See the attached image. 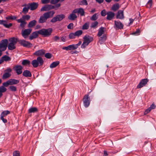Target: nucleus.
Returning <instances> with one entry per match:
<instances>
[{
  "label": "nucleus",
  "mask_w": 156,
  "mask_h": 156,
  "mask_svg": "<svg viewBox=\"0 0 156 156\" xmlns=\"http://www.w3.org/2000/svg\"><path fill=\"white\" fill-rule=\"evenodd\" d=\"M55 13V12L53 11H50L44 13L43 16H41L39 20V23H43L45 22L47 20L53 16Z\"/></svg>",
  "instance_id": "nucleus-1"
},
{
  "label": "nucleus",
  "mask_w": 156,
  "mask_h": 156,
  "mask_svg": "<svg viewBox=\"0 0 156 156\" xmlns=\"http://www.w3.org/2000/svg\"><path fill=\"white\" fill-rule=\"evenodd\" d=\"M83 39V42L81 46L82 48H85L93 40L92 37L87 35L84 36Z\"/></svg>",
  "instance_id": "nucleus-2"
},
{
  "label": "nucleus",
  "mask_w": 156,
  "mask_h": 156,
  "mask_svg": "<svg viewBox=\"0 0 156 156\" xmlns=\"http://www.w3.org/2000/svg\"><path fill=\"white\" fill-rule=\"evenodd\" d=\"M9 43L8 48L9 50H12L16 48V44L18 41V39L17 38L12 37L10 38L9 39Z\"/></svg>",
  "instance_id": "nucleus-3"
},
{
  "label": "nucleus",
  "mask_w": 156,
  "mask_h": 156,
  "mask_svg": "<svg viewBox=\"0 0 156 156\" xmlns=\"http://www.w3.org/2000/svg\"><path fill=\"white\" fill-rule=\"evenodd\" d=\"M52 31L51 28L48 29H42L38 31L39 34H41L44 37H48L51 35Z\"/></svg>",
  "instance_id": "nucleus-4"
},
{
  "label": "nucleus",
  "mask_w": 156,
  "mask_h": 156,
  "mask_svg": "<svg viewBox=\"0 0 156 156\" xmlns=\"http://www.w3.org/2000/svg\"><path fill=\"white\" fill-rule=\"evenodd\" d=\"M8 43L6 39L3 40L0 42V50L2 51H5L6 49Z\"/></svg>",
  "instance_id": "nucleus-5"
},
{
  "label": "nucleus",
  "mask_w": 156,
  "mask_h": 156,
  "mask_svg": "<svg viewBox=\"0 0 156 156\" xmlns=\"http://www.w3.org/2000/svg\"><path fill=\"white\" fill-rule=\"evenodd\" d=\"M19 43L24 47L29 48L32 46V44L28 41L22 39L18 40Z\"/></svg>",
  "instance_id": "nucleus-6"
},
{
  "label": "nucleus",
  "mask_w": 156,
  "mask_h": 156,
  "mask_svg": "<svg viewBox=\"0 0 156 156\" xmlns=\"http://www.w3.org/2000/svg\"><path fill=\"white\" fill-rule=\"evenodd\" d=\"M65 17V16L63 14L58 15L55 17H53L51 20V22L55 23L57 21H60Z\"/></svg>",
  "instance_id": "nucleus-7"
},
{
  "label": "nucleus",
  "mask_w": 156,
  "mask_h": 156,
  "mask_svg": "<svg viewBox=\"0 0 156 156\" xmlns=\"http://www.w3.org/2000/svg\"><path fill=\"white\" fill-rule=\"evenodd\" d=\"M148 81L149 80L147 79H142L140 81L138 84L137 85L136 88L137 89H140L145 86Z\"/></svg>",
  "instance_id": "nucleus-8"
},
{
  "label": "nucleus",
  "mask_w": 156,
  "mask_h": 156,
  "mask_svg": "<svg viewBox=\"0 0 156 156\" xmlns=\"http://www.w3.org/2000/svg\"><path fill=\"white\" fill-rule=\"evenodd\" d=\"M83 103L84 106L87 108L88 107L90 103V98L88 95H85L83 97Z\"/></svg>",
  "instance_id": "nucleus-9"
},
{
  "label": "nucleus",
  "mask_w": 156,
  "mask_h": 156,
  "mask_svg": "<svg viewBox=\"0 0 156 156\" xmlns=\"http://www.w3.org/2000/svg\"><path fill=\"white\" fill-rule=\"evenodd\" d=\"M31 29H26L22 31L21 34L22 36L24 38H27L32 31Z\"/></svg>",
  "instance_id": "nucleus-10"
},
{
  "label": "nucleus",
  "mask_w": 156,
  "mask_h": 156,
  "mask_svg": "<svg viewBox=\"0 0 156 156\" xmlns=\"http://www.w3.org/2000/svg\"><path fill=\"white\" fill-rule=\"evenodd\" d=\"M115 28L116 30L122 29H123V24L119 21H115Z\"/></svg>",
  "instance_id": "nucleus-11"
},
{
  "label": "nucleus",
  "mask_w": 156,
  "mask_h": 156,
  "mask_svg": "<svg viewBox=\"0 0 156 156\" xmlns=\"http://www.w3.org/2000/svg\"><path fill=\"white\" fill-rule=\"evenodd\" d=\"M73 12L80 14L81 16H84L85 12L84 9L82 8H77L73 10Z\"/></svg>",
  "instance_id": "nucleus-12"
},
{
  "label": "nucleus",
  "mask_w": 156,
  "mask_h": 156,
  "mask_svg": "<svg viewBox=\"0 0 156 156\" xmlns=\"http://www.w3.org/2000/svg\"><path fill=\"white\" fill-rule=\"evenodd\" d=\"M75 46V44L70 45L67 47H63L62 49L63 50H66L67 51L74 50L77 49V48Z\"/></svg>",
  "instance_id": "nucleus-13"
},
{
  "label": "nucleus",
  "mask_w": 156,
  "mask_h": 156,
  "mask_svg": "<svg viewBox=\"0 0 156 156\" xmlns=\"http://www.w3.org/2000/svg\"><path fill=\"white\" fill-rule=\"evenodd\" d=\"M13 69L16 71L18 75L21 74L22 72V67L21 66H16L13 67Z\"/></svg>",
  "instance_id": "nucleus-14"
},
{
  "label": "nucleus",
  "mask_w": 156,
  "mask_h": 156,
  "mask_svg": "<svg viewBox=\"0 0 156 156\" xmlns=\"http://www.w3.org/2000/svg\"><path fill=\"white\" fill-rule=\"evenodd\" d=\"M16 20L18 23H20V27L23 28L24 27L25 25L27 23L25 22V20L21 18L19 19Z\"/></svg>",
  "instance_id": "nucleus-15"
},
{
  "label": "nucleus",
  "mask_w": 156,
  "mask_h": 156,
  "mask_svg": "<svg viewBox=\"0 0 156 156\" xmlns=\"http://www.w3.org/2000/svg\"><path fill=\"white\" fill-rule=\"evenodd\" d=\"M29 5L30 9L31 10H34L37 8L38 4L37 3L33 2L28 4Z\"/></svg>",
  "instance_id": "nucleus-16"
},
{
  "label": "nucleus",
  "mask_w": 156,
  "mask_h": 156,
  "mask_svg": "<svg viewBox=\"0 0 156 156\" xmlns=\"http://www.w3.org/2000/svg\"><path fill=\"white\" fill-rule=\"evenodd\" d=\"M6 23L7 22L5 20H0V24L3 25L6 28H9L12 26V23L7 24Z\"/></svg>",
  "instance_id": "nucleus-17"
},
{
  "label": "nucleus",
  "mask_w": 156,
  "mask_h": 156,
  "mask_svg": "<svg viewBox=\"0 0 156 156\" xmlns=\"http://www.w3.org/2000/svg\"><path fill=\"white\" fill-rule=\"evenodd\" d=\"M107 16L106 19L108 20H111L114 17L115 14L114 12H108L106 13Z\"/></svg>",
  "instance_id": "nucleus-18"
},
{
  "label": "nucleus",
  "mask_w": 156,
  "mask_h": 156,
  "mask_svg": "<svg viewBox=\"0 0 156 156\" xmlns=\"http://www.w3.org/2000/svg\"><path fill=\"white\" fill-rule=\"evenodd\" d=\"M116 18L120 19H123L124 18L123 11L121 10L119 11L116 15Z\"/></svg>",
  "instance_id": "nucleus-19"
},
{
  "label": "nucleus",
  "mask_w": 156,
  "mask_h": 156,
  "mask_svg": "<svg viewBox=\"0 0 156 156\" xmlns=\"http://www.w3.org/2000/svg\"><path fill=\"white\" fill-rule=\"evenodd\" d=\"M45 53V51L43 49H41L36 51L34 55L37 56H40L44 55Z\"/></svg>",
  "instance_id": "nucleus-20"
},
{
  "label": "nucleus",
  "mask_w": 156,
  "mask_h": 156,
  "mask_svg": "<svg viewBox=\"0 0 156 156\" xmlns=\"http://www.w3.org/2000/svg\"><path fill=\"white\" fill-rule=\"evenodd\" d=\"M105 28L103 27H100L98 30L97 36L98 37H101L104 34H105Z\"/></svg>",
  "instance_id": "nucleus-21"
},
{
  "label": "nucleus",
  "mask_w": 156,
  "mask_h": 156,
  "mask_svg": "<svg viewBox=\"0 0 156 156\" xmlns=\"http://www.w3.org/2000/svg\"><path fill=\"white\" fill-rule=\"evenodd\" d=\"M38 31L33 32L29 37V39L32 40L37 37L38 34Z\"/></svg>",
  "instance_id": "nucleus-22"
},
{
  "label": "nucleus",
  "mask_w": 156,
  "mask_h": 156,
  "mask_svg": "<svg viewBox=\"0 0 156 156\" xmlns=\"http://www.w3.org/2000/svg\"><path fill=\"white\" fill-rule=\"evenodd\" d=\"M76 13L73 12V10L72 11L71 13L68 17V19L71 20H74L76 18L77 16L75 14Z\"/></svg>",
  "instance_id": "nucleus-23"
},
{
  "label": "nucleus",
  "mask_w": 156,
  "mask_h": 156,
  "mask_svg": "<svg viewBox=\"0 0 156 156\" xmlns=\"http://www.w3.org/2000/svg\"><path fill=\"white\" fill-rule=\"evenodd\" d=\"M23 6L24 7L23 9L22 12L24 14H26L30 9L29 5L28 4H25L23 5Z\"/></svg>",
  "instance_id": "nucleus-24"
},
{
  "label": "nucleus",
  "mask_w": 156,
  "mask_h": 156,
  "mask_svg": "<svg viewBox=\"0 0 156 156\" xmlns=\"http://www.w3.org/2000/svg\"><path fill=\"white\" fill-rule=\"evenodd\" d=\"M23 75L26 77H31L32 76L31 73L28 70L24 71L23 73Z\"/></svg>",
  "instance_id": "nucleus-25"
},
{
  "label": "nucleus",
  "mask_w": 156,
  "mask_h": 156,
  "mask_svg": "<svg viewBox=\"0 0 156 156\" xmlns=\"http://www.w3.org/2000/svg\"><path fill=\"white\" fill-rule=\"evenodd\" d=\"M9 81L10 85L16 84L18 83L19 82L18 80L14 79H9Z\"/></svg>",
  "instance_id": "nucleus-26"
},
{
  "label": "nucleus",
  "mask_w": 156,
  "mask_h": 156,
  "mask_svg": "<svg viewBox=\"0 0 156 156\" xmlns=\"http://www.w3.org/2000/svg\"><path fill=\"white\" fill-rule=\"evenodd\" d=\"M36 60L37 62L38 66H42L43 64L44 61L41 57H38Z\"/></svg>",
  "instance_id": "nucleus-27"
},
{
  "label": "nucleus",
  "mask_w": 156,
  "mask_h": 156,
  "mask_svg": "<svg viewBox=\"0 0 156 156\" xmlns=\"http://www.w3.org/2000/svg\"><path fill=\"white\" fill-rule=\"evenodd\" d=\"M38 111L37 108L36 107H32L30 108L28 111L29 113H34L37 112Z\"/></svg>",
  "instance_id": "nucleus-28"
},
{
  "label": "nucleus",
  "mask_w": 156,
  "mask_h": 156,
  "mask_svg": "<svg viewBox=\"0 0 156 156\" xmlns=\"http://www.w3.org/2000/svg\"><path fill=\"white\" fill-rule=\"evenodd\" d=\"M106 39V35L105 34H104L101 37L99 38V42L101 44L105 41Z\"/></svg>",
  "instance_id": "nucleus-29"
},
{
  "label": "nucleus",
  "mask_w": 156,
  "mask_h": 156,
  "mask_svg": "<svg viewBox=\"0 0 156 156\" xmlns=\"http://www.w3.org/2000/svg\"><path fill=\"white\" fill-rule=\"evenodd\" d=\"M36 23L37 21L35 20H34L31 21L29 23L28 25V27L29 28L32 27L34 26Z\"/></svg>",
  "instance_id": "nucleus-30"
},
{
  "label": "nucleus",
  "mask_w": 156,
  "mask_h": 156,
  "mask_svg": "<svg viewBox=\"0 0 156 156\" xmlns=\"http://www.w3.org/2000/svg\"><path fill=\"white\" fill-rule=\"evenodd\" d=\"M59 64L58 61H56L53 62L50 66V67L51 68H53L56 67Z\"/></svg>",
  "instance_id": "nucleus-31"
},
{
  "label": "nucleus",
  "mask_w": 156,
  "mask_h": 156,
  "mask_svg": "<svg viewBox=\"0 0 156 156\" xmlns=\"http://www.w3.org/2000/svg\"><path fill=\"white\" fill-rule=\"evenodd\" d=\"M119 8V4L117 3L113 5L112 7V9L114 11H116Z\"/></svg>",
  "instance_id": "nucleus-32"
},
{
  "label": "nucleus",
  "mask_w": 156,
  "mask_h": 156,
  "mask_svg": "<svg viewBox=\"0 0 156 156\" xmlns=\"http://www.w3.org/2000/svg\"><path fill=\"white\" fill-rule=\"evenodd\" d=\"M10 113V112L9 111L6 110L3 111L1 114L0 116L4 117Z\"/></svg>",
  "instance_id": "nucleus-33"
},
{
  "label": "nucleus",
  "mask_w": 156,
  "mask_h": 156,
  "mask_svg": "<svg viewBox=\"0 0 156 156\" xmlns=\"http://www.w3.org/2000/svg\"><path fill=\"white\" fill-rule=\"evenodd\" d=\"M49 5H46L43 7L41 9V11H47L49 10Z\"/></svg>",
  "instance_id": "nucleus-34"
},
{
  "label": "nucleus",
  "mask_w": 156,
  "mask_h": 156,
  "mask_svg": "<svg viewBox=\"0 0 156 156\" xmlns=\"http://www.w3.org/2000/svg\"><path fill=\"white\" fill-rule=\"evenodd\" d=\"M1 59L2 60L3 62L4 61H10L11 59L8 56H7L6 55H5L3 56H2L1 58Z\"/></svg>",
  "instance_id": "nucleus-35"
},
{
  "label": "nucleus",
  "mask_w": 156,
  "mask_h": 156,
  "mask_svg": "<svg viewBox=\"0 0 156 156\" xmlns=\"http://www.w3.org/2000/svg\"><path fill=\"white\" fill-rule=\"evenodd\" d=\"M11 75L10 73L5 72L3 75L2 78L3 79H6L9 77Z\"/></svg>",
  "instance_id": "nucleus-36"
},
{
  "label": "nucleus",
  "mask_w": 156,
  "mask_h": 156,
  "mask_svg": "<svg viewBox=\"0 0 156 156\" xmlns=\"http://www.w3.org/2000/svg\"><path fill=\"white\" fill-rule=\"evenodd\" d=\"M89 23H86L82 26L83 30H87L89 28Z\"/></svg>",
  "instance_id": "nucleus-37"
},
{
  "label": "nucleus",
  "mask_w": 156,
  "mask_h": 156,
  "mask_svg": "<svg viewBox=\"0 0 156 156\" xmlns=\"http://www.w3.org/2000/svg\"><path fill=\"white\" fill-rule=\"evenodd\" d=\"M31 64L34 67L36 68L38 66V65L37 62L36 60H34L31 62Z\"/></svg>",
  "instance_id": "nucleus-38"
},
{
  "label": "nucleus",
  "mask_w": 156,
  "mask_h": 156,
  "mask_svg": "<svg viewBox=\"0 0 156 156\" xmlns=\"http://www.w3.org/2000/svg\"><path fill=\"white\" fill-rule=\"evenodd\" d=\"M76 37H79L83 33V31L81 30H79L74 33Z\"/></svg>",
  "instance_id": "nucleus-39"
},
{
  "label": "nucleus",
  "mask_w": 156,
  "mask_h": 156,
  "mask_svg": "<svg viewBox=\"0 0 156 156\" xmlns=\"http://www.w3.org/2000/svg\"><path fill=\"white\" fill-rule=\"evenodd\" d=\"M30 62L27 60H23L22 62V64L23 65H29L30 64Z\"/></svg>",
  "instance_id": "nucleus-40"
},
{
  "label": "nucleus",
  "mask_w": 156,
  "mask_h": 156,
  "mask_svg": "<svg viewBox=\"0 0 156 156\" xmlns=\"http://www.w3.org/2000/svg\"><path fill=\"white\" fill-rule=\"evenodd\" d=\"M7 90V89L3 86L0 87V92L2 93L5 92Z\"/></svg>",
  "instance_id": "nucleus-41"
},
{
  "label": "nucleus",
  "mask_w": 156,
  "mask_h": 156,
  "mask_svg": "<svg viewBox=\"0 0 156 156\" xmlns=\"http://www.w3.org/2000/svg\"><path fill=\"white\" fill-rule=\"evenodd\" d=\"M69 39H74L76 37L75 33H70L69 35Z\"/></svg>",
  "instance_id": "nucleus-42"
},
{
  "label": "nucleus",
  "mask_w": 156,
  "mask_h": 156,
  "mask_svg": "<svg viewBox=\"0 0 156 156\" xmlns=\"http://www.w3.org/2000/svg\"><path fill=\"white\" fill-rule=\"evenodd\" d=\"M87 2L86 0H83L79 3V4L80 5H87Z\"/></svg>",
  "instance_id": "nucleus-43"
},
{
  "label": "nucleus",
  "mask_w": 156,
  "mask_h": 156,
  "mask_svg": "<svg viewBox=\"0 0 156 156\" xmlns=\"http://www.w3.org/2000/svg\"><path fill=\"white\" fill-rule=\"evenodd\" d=\"M16 18V17L15 16H10L6 17V19L7 20H15Z\"/></svg>",
  "instance_id": "nucleus-44"
},
{
  "label": "nucleus",
  "mask_w": 156,
  "mask_h": 156,
  "mask_svg": "<svg viewBox=\"0 0 156 156\" xmlns=\"http://www.w3.org/2000/svg\"><path fill=\"white\" fill-rule=\"evenodd\" d=\"M9 89L12 91H15L16 90V88L14 86H11L9 87Z\"/></svg>",
  "instance_id": "nucleus-45"
},
{
  "label": "nucleus",
  "mask_w": 156,
  "mask_h": 156,
  "mask_svg": "<svg viewBox=\"0 0 156 156\" xmlns=\"http://www.w3.org/2000/svg\"><path fill=\"white\" fill-rule=\"evenodd\" d=\"M98 18L97 14L95 13L90 18V20H95Z\"/></svg>",
  "instance_id": "nucleus-46"
},
{
  "label": "nucleus",
  "mask_w": 156,
  "mask_h": 156,
  "mask_svg": "<svg viewBox=\"0 0 156 156\" xmlns=\"http://www.w3.org/2000/svg\"><path fill=\"white\" fill-rule=\"evenodd\" d=\"M30 16L29 15H28L23 16H22V18H21L25 20H28L30 19Z\"/></svg>",
  "instance_id": "nucleus-47"
},
{
  "label": "nucleus",
  "mask_w": 156,
  "mask_h": 156,
  "mask_svg": "<svg viewBox=\"0 0 156 156\" xmlns=\"http://www.w3.org/2000/svg\"><path fill=\"white\" fill-rule=\"evenodd\" d=\"M44 56L47 58H50L52 57V55L51 54L48 53L44 55Z\"/></svg>",
  "instance_id": "nucleus-48"
},
{
  "label": "nucleus",
  "mask_w": 156,
  "mask_h": 156,
  "mask_svg": "<svg viewBox=\"0 0 156 156\" xmlns=\"http://www.w3.org/2000/svg\"><path fill=\"white\" fill-rule=\"evenodd\" d=\"M13 156H20V153L19 151H16L13 152Z\"/></svg>",
  "instance_id": "nucleus-49"
},
{
  "label": "nucleus",
  "mask_w": 156,
  "mask_h": 156,
  "mask_svg": "<svg viewBox=\"0 0 156 156\" xmlns=\"http://www.w3.org/2000/svg\"><path fill=\"white\" fill-rule=\"evenodd\" d=\"M59 1L61 2V0H51L50 1V3L51 4H55L57 3Z\"/></svg>",
  "instance_id": "nucleus-50"
},
{
  "label": "nucleus",
  "mask_w": 156,
  "mask_h": 156,
  "mask_svg": "<svg viewBox=\"0 0 156 156\" xmlns=\"http://www.w3.org/2000/svg\"><path fill=\"white\" fill-rule=\"evenodd\" d=\"M98 24V23L97 21L93 22L92 23L91 26V27L92 28H94L97 26Z\"/></svg>",
  "instance_id": "nucleus-51"
},
{
  "label": "nucleus",
  "mask_w": 156,
  "mask_h": 156,
  "mask_svg": "<svg viewBox=\"0 0 156 156\" xmlns=\"http://www.w3.org/2000/svg\"><path fill=\"white\" fill-rule=\"evenodd\" d=\"M9 80L7 81L6 82L3 83H2V86L4 87H7L9 85Z\"/></svg>",
  "instance_id": "nucleus-52"
},
{
  "label": "nucleus",
  "mask_w": 156,
  "mask_h": 156,
  "mask_svg": "<svg viewBox=\"0 0 156 156\" xmlns=\"http://www.w3.org/2000/svg\"><path fill=\"white\" fill-rule=\"evenodd\" d=\"M101 15L103 16H105L106 15H107L106 11L105 9H104L102 10L101 12Z\"/></svg>",
  "instance_id": "nucleus-53"
},
{
  "label": "nucleus",
  "mask_w": 156,
  "mask_h": 156,
  "mask_svg": "<svg viewBox=\"0 0 156 156\" xmlns=\"http://www.w3.org/2000/svg\"><path fill=\"white\" fill-rule=\"evenodd\" d=\"M50 0H41V2L42 4H45L50 2Z\"/></svg>",
  "instance_id": "nucleus-54"
},
{
  "label": "nucleus",
  "mask_w": 156,
  "mask_h": 156,
  "mask_svg": "<svg viewBox=\"0 0 156 156\" xmlns=\"http://www.w3.org/2000/svg\"><path fill=\"white\" fill-rule=\"evenodd\" d=\"M147 4L149 6L150 8H151L152 4V0H149L147 3Z\"/></svg>",
  "instance_id": "nucleus-55"
},
{
  "label": "nucleus",
  "mask_w": 156,
  "mask_h": 156,
  "mask_svg": "<svg viewBox=\"0 0 156 156\" xmlns=\"http://www.w3.org/2000/svg\"><path fill=\"white\" fill-rule=\"evenodd\" d=\"M73 27V24L72 23H69L67 26V28L69 29H72Z\"/></svg>",
  "instance_id": "nucleus-56"
},
{
  "label": "nucleus",
  "mask_w": 156,
  "mask_h": 156,
  "mask_svg": "<svg viewBox=\"0 0 156 156\" xmlns=\"http://www.w3.org/2000/svg\"><path fill=\"white\" fill-rule=\"evenodd\" d=\"M12 71V70L11 68H8L5 70V72L6 73H10Z\"/></svg>",
  "instance_id": "nucleus-57"
},
{
  "label": "nucleus",
  "mask_w": 156,
  "mask_h": 156,
  "mask_svg": "<svg viewBox=\"0 0 156 156\" xmlns=\"http://www.w3.org/2000/svg\"><path fill=\"white\" fill-rule=\"evenodd\" d=\"M140 30H137L136 31L133 33V34L136 35H138L140 34Z\"/></svg>",
  "instance_id": "nucleus-58"
},
{
  "label": "nucleus",
  "mask_w": 156,
  "mask_h": 156,
  "mask_svg": "<svg viewBox=\"0 0 156 156\" xmlns=\"http://www.w3.org/2000/svg\"><path fill=\"white\" fill-rule=\"evenodd\" d=\"M151 111L150 109L149 108L147 109L144 112V114L146 115L149 112Z\"/></svg>",
  "instance_id": "nucleus-59"
},
{
  "label": "nucleus",
  "mask_w": 156,
  "mask_h": 156,
  "mask_svg": "<svg viewBox=\"0 0 156 156\" xmlns=\"http://www.w3.org/2000/svg\"><path fill=\"white\" fill-rule=\"evenodd\" d=\"M1 119L3 121V122L4 123H6L7 122V119H5L3 117H0Z\"/></svg>",
  "instance_id": "nucleus-60"
},
{
  "label": "nucleus",
  "mask_w": 156,
  "mask_h": 156,
  "mask_svg": "<svg viewBox=\"0 0 156 156\" xmlns=\"http://www.w3.org/2000/svg\"><path fill=\"white\" fill-rule=\"evenodd\" d=\"M156 107L155 105L154 104H152L150 106V107L149 108L151 110V109H154Z\"/></svg>",
  "instance_id": "nucleus-61"
},
{
  "label": "nucleus",
  "mask_w": 156,
  "mask_h": 156,
  "mask_svg": "<svg viewBox=\"0 0 156 156\" xmlns=\"http://www.w3.org/2000/svg\"><path fill=\"white\" fill-rule=\"evenodd\" d=\"M66 37L65 36L62 37H61V41L63 42H64L66 41Z\"/></svg>",
  "instance_id": "nucleus-62"
},
{
  "label": "nucleus",
  "mask_w": 156,
  "mask_h": 156,
  "mask_svg": "<svg viewBox=\"0 0 156 156\" xmlns=\"http://www.w3.org/2000/svg\"><path fill=\"white\" fill-rule=\"evenodd\" d=\"M82 44V42L80 41H79L78 43L77 44H75V46L77 48H78V47L80 46Z\"/></svg>",
  "instance_id": "nucleus-63"
},
{
  "label": "nucleus",
  "mask_w": 156,
  "mask_h": 156,
  "mask_svg": "<svg viewBox=\"0 0 156 156\" xmlns=\"http://www.w3.org/2000/svg\"><path fill=\"white\" fill-rule=\"evenodd\" d=\"M53 39L54 41H57L59 39V37L58 36H56L54 37Z\"/></svg>",
  "instance_id": "nucleus-64"
}]
</instances>
